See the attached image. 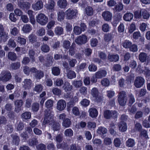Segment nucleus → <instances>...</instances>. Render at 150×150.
Wrapping results in <instances>:
<instances>
[{
  "label": "nucleus",
  "instance_id": "24",
  "mask_svg": "<svg viewBox=\"0 0 150 150\" xmlns=\"http://www.w3.org/2000/svg\"><path fill=\"white\" fill-rule=\"evenodd\" d=\"M12 138V142L13 144L18 145L20 142L19 137L16 134H12L11 136Z\"/></svg>",
  "mask_w": 150,
  "mask_h": 150
},
{
  "label": "nucleus",
  "instance_id": "8",
  "mask_svg": "<svg viewBox=\"0 0 150 150\" xmlns=\"http://www.w3.org/2000/svg\"><path fill=\"white\" fill-rule=\"evenodd\" d=\"M104 116L106 119H110L111 117L117 118V113L115 111L106 110L104 112Z\"/></svg>",
  "mask_w": 150,
  "mask_h": 150
},
{
  "label": "nucleus",
  "instance_id": "47",
  "mask_svg": "<svg viewBox=\"0 0 150 150\" xmlns=\"http://www.w3.org/2000/svg\"><path fill=\"white\" fill-rule=\"evenodd\" d=\"M86 12L87 15L91 16L93 14V11L91 7L88 6L86 8Z\"/></svg>",
  "mask_w": 150,
  "mask_h": 150
},
{
  "label": "nucleus",
  "instance_id": "29",
  "mask_svg": "<svg viewBox=\"0 0 150 150\" xmlns=\"http://www.w3.org/2000/svg\"><path fill=\"white\" fill-rule=\"evenodd\" d=\"M107 132V129L105 128L102 127H99L97 131V132L100 135L105 134Z\"/></svg>",
  "mask_w": 150,
  "mask_h": 150
},
{
  "label": "nucleus",
  "instance_id": "58",
  "mask_svg": "<svg viewBox=\"0 0 150 150\" xmlns=\"http://www.w3.org/2000/svg\"><path fill=\"white\" fill-rule=\"evenodd\" d=\"M36 34L40 36L44 35L45 34V29L43 28H41L37 31Z\"/></svg>",
  "mask_w": 150,
  "mask_h": 150
},
{
  "label": "nucleus",
  "instance_id": "39",
  "mask_svg": "<svg viewBox=\"0 0 150 150\" xmlns=\"http://www.w3.org/2000/svg\"><path fill=\"white\" fill-rule=\"evenodd\" d=\"M8 58L12 61H15L17 58L16 54L14 52H10L8 54Z\"/></svg>",
  "mask_w": 150,
  "mask_h": 150
},
{
  "label": "nucleus",
  "instance_id": "52",
  "mask_svg": "<svg viewBox=\"0 0 150 150\" xmlns=\"http://www.w3.org/2000/svg\"><path fill=\"white\" fill-rule=\"evenodd\" d=\"M52 127L54 131L59 130L60 129V124L55 121L52 125Z\"/></svg>",
  "mask_w": 150,
  "mask_h": 150
},
{
  "label": "nucleus",
  "instance_id": "4",
  "mask_svg": "<svg viewBox=\"0 0 150 150\" xmlns=\"http://www.w3.org/2000/svg\"><path fill=\"white\" fill-rule=\"evenodd\" d=\"M9 38L8 33L4 31L3 25L0 24V42H5Z\"/></svg>",
  "mask_w": 150,
  "mask_h": 150
},
{
  "label": "nucleus",
  "instance_id": "41",
  "mask_svg": "<svg viewBox=\"0 0 150 150\" xmlns=\"http://www.w3.org/2000/svg\"><path fill=\"white\" fill-rule=\"evenodd\" d=\"M43 86L41 84L36 85L33 89V91L36 92L40 93L42 91Z\"/></svg>",
  "mask_w": 150,
  "mask_h": 150
},
{
  "label": "nucleus",
  "instance_id": "7",
  "mask_svg": "<svg viewBox=\"0 0 150 150\" xmlns=\"http://www.w3.org/2000/svg\"><path fill=\"white\" fill-rule=\"evenodd\" d=\"M77 12L76 10L69 8L65 12L66 18L68 19H72L76 16Z\"/></svg>",
  "mask_w": 150,
  "mask_h": 150
},
{
  "label": "nucleus",
  "instance_id": "20",
  "mask_svg": "<svg viewBox=\"0 0 150 150\" xmlns=\"http://www.w3.org/2000/svg\"><path fill=\"white\" fill-rule=\"evenodd\" d=\"M148 57L147 54L145 52L141 53L139 56V60L142 62H146Z\"/></svg>",
  "mask_w": 150,
  "mask_h": 150
},
{
  "label": "nucleus",
  "instance_id": "13",
  "mask_svg": "<svg viewBox=\"0 0 150 150\" xmlns=\"http://www.w3.org/2000/svg\"><path fill=\"white\" fill-rule=\"evenodd\" d=\"M107 74V71L104 69H101L96 72L95 74V76L97 78L101 79L105 77Z\"/></svg>",
  "mask_w": 150,
  "mask_h": 150
},
{
  "label": "nucleus",
  "instance_id": "46",
  "mask_svg": "<svg viewBox=\"0 0 150 150\" xmlns=\"http://www.w3.org/2000/svg\"><path fill=\"white\" fill-rule=\"evenodd\" d=\"M76 76L75 72L71 70L69 71L67 74V76L68 79H71L76 77Z\"/></svg>",
  "mask_w": 150,
  "mask_h": 150
},
{
  "label": "nucleus",
  "instance_id": "2",
  "mask_svg": "<svg viewBox=\"0 0 150 150\" xmlns=\"http://www.w3.org/2000/svg\"><path fill=\"white\" fill-rule=\"evenodd\" d=\"M118 96L117 100L119 104L121 106H125L127 101L126 92L123 91L120 92Z\"/></svg>",
  "mask_w": 150,
  "mask_h": 150
},
{
  "label": "nucleus",
  "instance_id": "32",
  "mask_svg": "<svg viewBox=\"0 0 150 150\" xmlns=\"http://www.w3.org/2000/svg\"><path fill=\"white\" fill-rule=\"evenodd\" d=\"M52 73L54 76H58L60 74V69L58 67H54L52 69Z\"/></svg>",
  "mask_w": 150,
  "mask_h": 150
},
{
  "label": "nucleus",
  "instance_id": "53",
  "mask_svg": "<svg viewBox=\"0 0 150 150\" xmlns=\"http://www.w3.org/2000/svg\"><path fill=\"white\" fill-rule=\"evenodd\" d=\"M20 66V63L18 62L12 63L11 64V68L13 69H18Z\"/></svg>",
  "mask_w": 150,
  "mask_h": 150
},
{
  "label": "nucleus",
  "instance_id": "44",
  "mask_svg": "<svg viewBox=\"0 0 150 150\" xmlns=\"http://www.w3.org/2000/svg\"><path fill=\"white\" fill-rule=\"evenodd\" d=\"M99 91L98 89L95 87L93 88L91 90V94L93 98L96 97L99 95Z\"/></svg>",
  "mask_w": 150,
  "mask_h": 150
},
{
  "label": "nucleus",
  "instance_id": "42",
  "mask_svg": "<svg viewBox=\"0 0 150 150\" xmlns=\"http://www.w3.org/2000/svg\"><path fill=\"white\" fill-rule=\"evenodd\" d=\"M63 136L62 134H58L54 137V140L57 143H59L63 140Z\"/></svg>",
  "mask_w": 150,
  "mask_h": 150
},
{
  "label": "nucleus",
  "instance_id": "27",
  "mask_svg": "<svg viewBox=\"0 0 150 150\" xmlns=\"http://www.w3.org/2000/svg\"><path fill=\"white\" fill-rule=\"evenodd\" d=\"M32 26L29 24H26L24 25L22 30L25 33H28L32 30Z\"/></svg>",
  "mask_w": 150,
  "mask_h": 150
},
{
  "label": "nucleus",
  "instance_id": "16",
  "mask_svg": "<svg viewBox=\"0 0 150 150\" xmlns=\"http://www.w3.org/2000/svg\"><path fill=\"white\" fill-rule=\"evenodd\" d=\"M55 6V2L53 0H49L48 3L45 5V7L47 9L52 10L53 9Z\"/></svg>",
  "mask_w": 150,
  "mask_h": 150
},
{
  "label": "nucleus",
  "instance_id": "28",
  "mask_svg": "<svg viewBox=\"0 0 150 150\" xmlns=\"http://www.w3.org/2000/svg\"><path fill=\"white\" fill-rule=\"evenodd\" d=\"M71 124V122L70 120L68 118H66L63 120L62 125L65 127L67 128L69 127Z\"/></svg>",
  "mask_w": 150,
  "mask_h": 150
},
{
  "label": "nucleus",
  "instance_id": "1",
  "mask_svg": "<svg viewBox=\"0 0 150 150\" xmlns=\"http://www.w3.org/2000/svg\"><path fill=\"white\" fill-rule=\"evenodd\" d=\"M45 118L43 123L44 125L49 123L50 125H52L54 121L53 115L52 114L50 110H45Z\"/></svg>",
  "mask_w": 150,
  "mask_h": 150
},
{
  "label": "nucleus",
  "instance_id": "61",
  "mask_svg": "<svg viewBox=\"0 0 150 150\" xmlns=\"http://www.w3.org/2000/svg\"><path fill=\"white\" fill-rule=\"evenodd\" d=\"M101 83L103 86H109L110 84V81L108 79L105 78L101 81Z\"/></svg>",
  "mask_w": 150,
  "mask_h": 150
},
{
  "label": "nucleus",
  "instance_id": "18",
  "mask_svg": "<svg viewBox=\"0 0 150 150\" xmlns=\"http://www.w3.org/2000/svg\"><path fill=\"white\" fill-rule=\"evenodd\" d=\"M118 127L120 130L121 132H124L127 129V126L126 123L122 121L119 123Z\"/></svg>",
  "mask_w": 150,
  "mask_h": 150
},
{
  "label": "nucleus",
  "instance_id": "11",
  "mask_svg": "<svg viewBox=\"0 0 150 150\" xmlns=\"http://www.w3.org/2000/svg\"><path fill=\"white\" fill-rule=\"evenodd\" d=\"M66 106L65 101L63 100H59L57 103V108L59 111H62L64 110Z\"/></svg>",
  "mask_w": 150,
  "mask_h": 150
},
{
  "label": "nucleus",
  "instance_id": "50",
  "mask_svg": "<svg viewBox=\"0 0 150 150\" xmlns=\"http://www.w3.org/2000/svg\"><path fill=\"white\" fill-rule=\"evenodd\" d=\"M82 84L83 82L81 80H74L72 83V84L76 88L80 87L82 86Z\"/></svg>",
  "mask_w": 150,
  "mask_h": 150
},
{
  "label": "nucleus",
  "instance_id": "51",
  "mask_svg": "<svg viewBox=\"0 0 150 150\" xmlns=\"http://www.w3.org/2000/svg\"><path fill=\"white\" fill-rule=\"evenodd\" d=\"M36 36L34 34H30L28 36L29 41L32 43H34L36 41Z\"/></svg>",
  "mask_w": 150,
  "mask_h": 150
},
{
  "label": "nucleus",
  "instance_id": "25",
  "mask_svg": "<svg viewBox=\"0 0 150 150\" xmlns=\"http://www.w3.org/2000/svg\"><path fill=\"white\" fill-rule=\"evenodd\" d=\"M18 5L22 8L26 9L29 8L30 6V4L29 3L20 1L18 2Z\"/></svg>",
  "mask_w": 150,
  "mask_h": 150
},
{
  "label": "nucleus",
  "instance_id": "30",
  "mask_svg": "<svg viewBox=\"0 0 150 150\" xmlns=\"http://www.w3.org/2000/svg\"><path fill=\"white\" fill-rule=\"evenodd\" d=\"M35 52L33 49L29 50L28 51V55L30 58L31 59L32 62L35 61Z\"/></svg>",
  "mask_w": 150,
  "mask_h": 150
},
{
  "label": "nucleus",
  "instance_id": "56",
  "mask_svg": "<svg viewBox=\"0 0 150 150\" xmlns=\"http://www.w3.org/2000/svg\"><path fill=\"white\" fill-rule=\"evenodd\" d=\"M13 104L12 103H6L4 107L5 109L8 111H11L13 108Z\"/></svg>",
  "mask_w": 150,
  "mask_h": 150
},
{
  "label": "nucleus",
  "instance_id": "31",
  "mask_svg": "<svg viewBox=\"0 0 150 150\" xmlns=\"http://www.w3.org/2000/svg\"><path fill=\"white\" fill-rule=\"evenodd\" d=\"M89 113L90 116L92 117H96L98 115L97 110L94 108H91L89 109Z\"/></svg>",
  "mask_w": 150,
  "mask_h": 150
},
{
  "label": "nucleus",
  "instance_id": "21",
  "mask_svg": "<svg viewBox=\"0 0 150 150\" xmlns=\"http://www.w3.org/2000/svg\"><path fill=\"white\" fill-rule=\"evenodd\" d=\"M63 88L65 91L67 92L71 91L73 87L69 82L67 81L64 83Z\"/></svg>",
  "mask_w": 150,
  "mask_h": 150
},
{
  "label": "nucleus",
  "instance_id": "9",
  "mask_svg": "<svg viewBox=\"0 0 150 150\" xmlns=\"http://www.w3.org/2000/svg\"><path fill=\"white\" fill-rule=\"evenodd\" d=\"M87 41V36L85 35H82L79 36L75 40L76 43L80 45L85 44Z\"/></svg>",
  "mask_w": 150,
  "mask_h": 150
},
{
  "label": "nucleus",
  "instance_id": "48",
  "mask_svg": "<svg viewBox=\"0 0 150 150\" xmlns=\"http://www.w3.org/2000/svg\"><path fill=\"white\" fill-rule=\"evenodd\" d=\"M123 8V5L121 3H119L118 4L115 6L114 8L117 12H119L121 11Z\"/></svg>",
  "mask_w": 150,
  "mask_h": 150
},
{
  "label": "nucleus",
  "instance_id": "37",
  "mask_svg": "<svg viewBox=\"0 0 150 150\" xmlns=\"http://www.w3.org/2000/svg\"><path fill=\"white\" fill-rule=\"evenodd\" d=\"M73 131L71 129H67L64 132V134L65 136L71 137L73 135Z\"/></svg>",
  "mask_w": 150,
  "mask_h": 150
},
{
  "label": "nucleus",
  "instance_id": "64",
  "mask_svg": "<svg viewBox=\"0 0 150 150\" xmlns=\"http://www.w3.org/2000/svg\"><path fill=\"white\" fill-rule=\"evenodd\" d=\"M39 108V105L37 103H34L32 105V109L34 112L37 111Z\"/></svg>",
  "mask_w": 150,
  "mask_h": 150
},
{
  "label": "nucleus",
  "instance_id": "12",
  "mask_svg": "<svg viewBox=\"0 0 150 150\" xmlns=\"http://www.w3.org/2000/svg\"><path fill=\"white\" fill-rule=\"evenodd\" d=\"M102 16L105 21H109L111 20L112 15L109 11H105L102 13Z\"/></svg>",
  "mask_w": 150,
  "mask_h": 150
},
{
  "label": "nucleus",
  "instance_id": "35",
  "mask_svg": "<svg viewBox=\"0 0 150 150\" xmlns=\"http://www.w3.org/2000/svg\"><path fill=\"white\" fill-rule=\"evenodd\" d=\"M21 117L23 119H30L31 117V113L29 112H25L21 114Z\"/></svg>",
  "mask_w": 150,
  "mask_h": 150
},
{
  "label": "nucleus",
  "instance_id": "49",
  "mask_svg": "<svg viewBox=\"0 0 150 150\" xmlns=\"http://www.w3.org/2000/svg\"><path fill=\"white\" fill-rule=\"evenodd\" d=\"M45 105L47 108H51L53 106V101L51 100H48L45 103Z\"/></svg>",
  "mask_w": 150,
  "mask_h": 150
},
{
  "label": "nucleus",
  "instance_id": "17",
  "mask_svg": "<svg viewBox=\"0 0 150 150\" xmlns=\"http://www.w3.org/2000/svg\"><path fill=\"white\" fill-rule=\"evenodd\" d=\"M57 4L58 6L61 8H66L67 4L66 0H59Z\"/></svg>",
  "mask_w": 150,
  "mask_h": 150
},
{
  "label": "nucleus",
  "instance_id": "38",
  "mask_svg": "<svg viewBox=\"0 0 150 150\" xmlns=\"http://www.w3.org/2000/svg\"><path fill=\"white\" fill-rule=\"evenodd\" d=\"M44 76V74L42 71L38 70L37 72L35 74L34 76L36 79H40Z\"/></svg>",
  "mask_w": 150,
  "mask_h": 150
},
{
  "label": "nucleus",
  "instance_id": "63",
  "mask_svg": "<svg viewBox=\"0 0 150 150\" xmlns=\"http://www.w3.org/2000/svg\"><path fill=\"white\" fill-rule=\"evenodd\" d=\"M11 34L14 36H16L19 33V30L16 27H14L11 30Z\"/></svg>",
  "mask_w": 150,
  "mask_h": 150
},
{
  "label": "nucleus",
  "instance_id": "14",
  "mask_svg": "<svg viewBox=\"0 0 150 150\" xmlns=\"http://www.w3.org/2000/svg\"><path fill=\"white\" fill-rule=\"evenodd\" d=\"M32 81L30 79H25L23 82V87L25 89H29L32 87Z\"/></svg>",
  "mask_w": 150,
  "mask_h": 150
},
{
  "label": "nucleus",
  "instance_id": "23",
  "mask_svg": "<svg viewBox=\"0 0 150 150\" xmlns=\"http://www.w3.org/2000/svg\"><path fill=\"white\" fill-rule=\"evenodd\" d=\"M133 14L130 13H127L125 14L123 17L124 20L127 21H129L133 18Z\"/></svg>",
  "mask_w": 150,
  "mask_h": 150
},
{
  "label": "nucleus",
  "instance_id": "3",
  "mask_svg": "<svg viewBox=\"0 0 150 150\" xmlns=\"http://www.w3.org/2000/svg\"><path fill=\"white\" fill-rule=\"evenodd\" d=\"M36 22L41 25H45L48 21V17L44 13H40L36 16Z\"/></svg>",
  "mask_w": 150,
  "mask_h": 150
},
{
  "label": "nucleus",
  "instance_id": "33",
  "mask_svg": "<svg viewBox=\"0 0 150 150\" xmlns=\"http://www.w3.org/2000/svg\"><path fill=\"white\" fill-rule=\"evenodd\" d=\"M57 19L60 21L63 20L65 18V13L62 11H59L57 13Z\"/></svg>",
  "mask_w": 150,
  "mask_h": 150
},
{
  "label": "nucleus",
  "instance_id": "5",
  "mask_svg": "<svg viewBox=\"0 0 150 150\" xmlns=\"http://www.w3.org/2000/svg\"><path fill=\"white\" fill-rule=\"evenodd\" d=\"M11 78V74L8 71H2L0 74V81L3 82L8 81Z\"/></svg>",
  "mask_w": 150,
  "mask_h": 150
},
{
  "label": "nucleus",
  "instance_id": "45",
  "mask_svg": "<svg viewBox=\"0 0 150 150\" xmlns=\"http://www.w3.org/2000/svg\"><path fill=\"white\" fill-rule=\"evenodd\" d=\"M129 105H131L135 101V99L134 96L132 94H130L128 95Z\"/></svg>",
  "mask_w": 150,
  "mask_h": 150
},
{
  "label": "nucleus",
  "instance_id": "57",
  "mask_svg": "<svg viewBox=\"0 0 150 150\" xmlns=\"http://www.w3.org/2000/svg\"><path fill=\"white\" fill-rule=\"evenodd\" d=\"M113 143L115 147H119L121 144L122 143L120 138H116L114 139Z\"/></svg>",
  "mask_w": 150,
  "mask_h": 150
},
{
  "label": "nucleus",
  "instance_id": "60",
  "mask_svg": "<svg viewBox=\"0 0 150 150\" xmlns=\"http://www.w3.org/2000/svg\"><path fill=\"white\" fill-rule=\"evenodd\" d=\"M7 45L9 47H15L16 46V44L14 40L12 39L9 40Z\"/></svg>",
  "mask_w": 150,
  "mask_h": 150
},
{
  "label": "nucleus",
  "instance_id": "36",
  "mask_svg": "<svg viewBox=\"0 0 150 150\" xmlns=\"http://www.w3.org/2000/svg\"><path fill=\"white\" fill-rule=\"evenodd\" d=\"M141 12L142 13V16L143 18L147 19L149 18L150 14L146 10L142 9L141 10Z\"/></svg>",
  "mask_w": 150,
  "mask_h": 150
},
{
  "label": "nucleus",
  "instance_id": "26",
  "mask_svg": "<svg viewBox=\"0 0 150 150\" xmlns=\"http://www.w3.org/2000/svg\"><path fill=\"white\" fill-rule=\"evenodd\" d=\"M135 144L134 140L131 138L129 139L126 142V145L129 147H133Z\"/></svg>",
  "mask_w": 150,
  "mask_h": 150
},
{
  "label": "nucleus",
  "instance_id": "34",
  "mask_svg": "<svg viewBox=\"0 0 150 150\" xmlns=\"http://www.w3.org/2000/svg\"><path fill=\"white\" fill-rule=\"evenodd\" d=\"M63 80L61 78H58L54 81V84L55 86L60 87L62 86L63 84Z\"/></svg>",
  "mask_w": 150,
  "mask_h": 150
},
{
  "label": "nucleus",
  "instance_id": "54",
  "mask_svg": "<svg viewBox=\"0 0 150 150\" xmlns=\"http://www.w3.org/2000/svg\"><path fill=\"white\" fill-rule=\"evenodd\" d=\"M57 146L58 148L65 149L68 147V145L66 142L64 141L60 144L57 143Z\"/></svg>",
  "mask_w": 150,
  "mask_h": 150
},
{
  "label": "nucleus",
  "instance_id": "59",
  "mask_svg": "<svg viewBox=\"0 0 150 150\" xmlns=\"http://www.w3.org/2000/svg\"><path fill=\"white\" fill-rule=\"evenodd\" d=\"M73 31L75 34L76 35L80 34L82 31L80 28L77 26H76L74 27Z\"/></svg>",
  "mask_w": 150,
  "mask_h": 150
},
{
  "label": "nucleus",
  "instance_id": "10",
  "mask_svg": "<svg viewBox=\"0 0 150 150\" xmlns=\"http://www.w3.org/2000/svg\"><path fill=\"white\" fill-rule=\"evenodd\" d=\"M23 102L22 100H17L14 102L15 106L14 111L16 113H18L22 110L21 107L23 105Z\"/></svg>",
  "mask_w": 150,
  "mask_h": 150
},
{
  "label": "nucleus",
  "instance_id": "6",
  "mask_svg": "<svg viewBox=\"0 0 150 150\" xmlns=\"http://www.w3.org/2000/svg\"><path fill=\"white\" fill-rule=\"evenodd\" d=\"M145 83V80L142 77L138 76L135 79L134 85L137 88H139L142 86Z\"/></svg>",
  "mask_w": 150,
  "mask_h": 150
},
{
  "label": "nucleus",
  "instance_id": "40",
  "mask_svg": "<svg viewBox=\"0 0 150 150\" xmlns=\"http://www.w3.org/2000/svg\"><path fill=\"white\" fill-rule=\"evenodd\" d=\"M54 31L57 35H61L63 34V29L61 27L57 26L55 28Z\"/></svg>",
  "mask_w": 150,
  "mask_h": 150
},
{
  "label": "nucleus",
  "instance_id": "22",
  "mask_svg": "<svg viewBox=\"0 0 150 150\" xmlns=\"http://www.w3.org/2000/svg\"><path fill=\"white\" fill-rule=\"evenodd\" d=\"M38 143V140L35 137H33L29 139L28 141L29 145L33 147L36 146Z\"/></svg>",
  "mask_w": 150,
  "mask_h": 150
},
{
  "label": "nucleus",
  "instance_id": "43",
  "mask_svg": "<svg viewBox=\"0 0 150 150\" xmlns=\"http://www.w3.org/2000/svg\"><path fill=\"white\" fill-rule=\"evenodd\" d=\"M52 59V57L50 56L47 57V61L45 63L46 67H49L52 65L53 62Z\"/></svg>",
  "mask_w": 150,
  "mask_h": 150
},
{
  "label": "nucleus",
  "instance_id": "19",
  "mask_svg": "<svg viewBox=\"0 0 150 150\" xmlns=\"http://www.w3.org/2000/svg\"><path fill=\"white\" fill-rule=\"evenodd\" d=\"M108 60L112 62H116L118 61L119 59V56L117 54H110L108 56Z\"/></svg>",
  "mask_w": 150,
  "mask_h": 150
},
{
  "label": "nucleus",
  "instance_id": "62",
  "mask_svg": "<svg viewBox=\"0 0 150 150\" xmlns=\"http://www.w3.org/2000/svg\"><path fill=\"white\" fill-rule=\"evenodd\" d=\"M132 44V43L131 42L128 40H126L122 43V46L125 48L129 49Z\"/></svg>",
  "mask_w": 150,
  "mask_h": 150
},
{
  "label": "nucleus",
  "instance_id": "15",
  "mask_svg": "<svg viewBox=\"0 0 150 150\" xmlns=\"http://www.w3.org/2000/svg\"><path fill=\"white\" fill-rule=\"evenodd\" d=\"M32 7L35 11L39 10L43 7V2L41 1H38L35 4H33Z\"/></svg>",
  "mask_w": 150,
  "mask_h": 150
},
{
  "label": "nucleus",
  "instance_id": "55",
  "mask_svg": "<svg viewBox=\"0 0 150 150\" xmlns=\"http://www.w3.org/2000/svg\"><path fill=\"white\" fill-rule=\"evenodd\" d=\"M41 50L44 52H48L50 50V47L47 44H43L41 47Z\"/></svg>",
  "mask_w": 150,
  "mask_h": 150
}]
</instances>
